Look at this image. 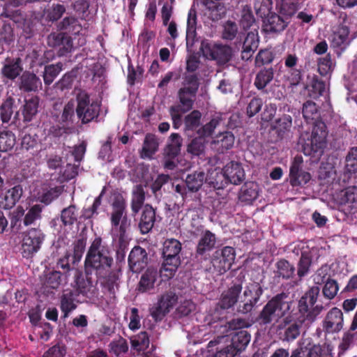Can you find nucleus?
<instances>
[{"instance_id":"obj_9","label":"nucleus","mask_w":357,"mask_h":357,"mask_svg":"<svg viewBox=\"0 0 357 357\" xmlns=\"http://www.w3.org/2000/svg\"><path fill=\"white\" fill-rule=\"evenodd\" d=\"M235 257V249L231 246H225L213 253L211 264L214 270L222 275L231 268Z\"/></svg>"},{"instance_id":"obj_37","label":"nucleus","mask_w":357,"mask_h":357,"mask_svg":"<svg viewBox=\"0 0 357 357\" xmlns=\"http://www.w3.org/2000/svg\"><path fill=\"white\" fill-rule=\"evenodd\" d=\"M274 70L272 67L263 68L256 75L254 85L258 90H264L273 79Z\"/></svg>"},{"instance_id":"obj_15","label":"nucleus","mask_w":357,"mask_h":357,"mask_svg":"<svg viewBox=\"0 0 357 357\" xmlns=\"http://www.w3.org/2000/svg\"><path fill=\"white\" fill-rule=\"evenodd\" d=\"M225 180L227 183L239 185L243 183L245 178L244 169L239 162L231 161L228 162L222 169Z\"/></svg>"},{"instance_id":"obj_43","label":"nucleus","mask_w":357,"mask_h":357,"mask_svg":"<svg viewBox=\"0 0 357 357\" xmlns=\"http://www.w3.org/2000/svg\"><path fill=\"white\" fill-rule=\"evenodd\" d=\"M204 5L206 6L208 17L213 22L220 20L226 13V9L224 5L221 3L215 2L211 0L206 1L204 2Z\"/></svg>"},{"instance_id":"obj_38","label":"nucleus","mask_w":357,"mask_h":357,"mask_svg":"<svg viewBox=\"0 0 357 357\" xmlns=\"http://www.w3.org/2000/svg\"><path fill=\"white\" fill-rule=\"evenodd\" d=\"M205 180L206 177L204 172H194L188 174L185 180L188 191L191 192L199 191Z\"/></svg>"},{"instance_id":"obj_26","label":"nucleus","mask_w":357,"mask_h":357,"mask_svg":"<svg viewBox=\"0 0 357 357\" xmlns=\"http://www.w3.org/2000/svg\"><path fill=\"white\" fill-rule=\"evenodd\" d=\"M19 89L25 93L37 92L42 89V82L36 74L25 71L20 78Z\"/></svg>"},{"instance_id":"obj_2","label":"nucleus","mask_w":357,"mask_h":357,"mask_svg":"<svg viewBox=\"0 0 357 357\" xmlns=\"http://www.w3.org/2000/svg\"><path fill=\"white\" fill-rule=\"evenodd\" d=\"M292 305L289 294L281 292L273 296L263 307L257 321L261 325H268L278 322L289 312Z\"/></svg>"},{"instance_id":"obj_42","label":"nucleus","mask_w":357,"mask_h":357,"mask_svg":"<svg viewBox=\"0 0 357 357\" xmlns=\"http://www.w3.org/2000/svg\"><path fill=\"white\" fill-rule=\"evenodd\" d=\"M105 193V188L104 187L100 195L95 198L92 205L90 207L82 208V214L79 216L80 220L83 221L91 220L99 214L98 210L102 204V197Z\"/></svg>"},{"instance_id":"obj_5","label":"nucleus","mask_w":357,"mask_h":357,"mask_svg":"<svg viewBox=\"0 0 357 357\" xmlns=\"http://www.w3.org/2000/svg\"><path fill=\"white\" fill-rule=\"evenodd\" d=\"M200 50L206 59L215 61L218 65L227 63L233 56V50L229 45L218 44L208 40L202 42Z\"/></svg>"},{"instance_id":"obj_48","label":"nucleus","mask_w":357,"mask_h":357,"mask_svg":"<svg viewBox=\"0 0 357 357\" xmlns=\"http://www.w3.org/2000/svg\"><path fill=\"white\" fill-rule=\"evenodd\" d=\"M22 195V188L18 185L9 189L4 196L3 207L9 209L13 207Z\"/></svg>"},{"instance_id":"obj_28","label":"nucleus","mask_w":357,"mask_h":357,"mask_svg":"<svg viewBox=\"0 0 357 357\" xmlns=\"http://www.w3.org/2000/svg\"><path fill=\"white\" fill-rule=\"evenodd\" d=\"M235 137L229 131L219 133L213 139L212 146L220 153H224L231 149L234 144Z\"/></svg>"},{"instance_id":"obj_8","label":"nucleus","mask_w":357,"mask_h":357,"mask_svg":"<svg viewBox=\"0 0 357 357\" xmlns=\"http://www.w3.org/2000/svg\"><path fill=\"white\" fill-rule=\"evenodd\" d=\"M45 239L43 231L38 228L29 229L24 234L22 243V255L24 258H31L40 248Z\"/></svg>"},{"instance_id":"obj_3","label":"nucleus","mask_w":357,"mask_h":357,"mask_svg":"<svg viewBox=\"0 0 357 357\" xmlns=\"http://www.w3.org/2000/svg\"><path fill=\"white\" fill-rule=\"evenodd\" d=\"M181 250V243L175 238L166 239L163 243V262L160 269L162 277L170 279L176 272L181 260L179 253Z\"/></svg>"},{"instance_id":"obj_11","label":"nucleus","mask_w":357,"mask_h":357,"mask_svg":"<svg viewBox=\"0 0 357 357\" xmlns=\"http://www.w3.org/2000/svg\"><path fill=\"white\" fill-rule=\"evenodd\" d=\"M91 275L85 273L84 275L81 271L76 269L74 281L76 289H73L79 296L82 295L85 298L90 300L96 298L98 293L96 286L93 284Z\"/></svg>"},{"instance_id":"obj_45","label":"nucleus","mask_w":357,"mask_h":357,"mask_svg":"<svg viewBox=\"0 0 357 357\" xmlns=\"http://www.w3.org/2000/svg\"><path fill=\"white\" fill-rule=\"evenodd\" d=\"M313 124L311 139L313 142H317L318 144L326 146V139L327 137L326 126L323 121H315Z\"/></svg>"},{"instance_id":"obj_34","label":"nucleus","mask_w":357,"mask_h":357,"mask_svg":"<svg viewBox=\"0 0 357 357\" xmlns=\"http://www.w3.org/2000/svg\"><path fill=\"white\" fill-rule=\"evenodd\" d=\"M60 30L63 31V33L70 34L72 36L79 35L82 31V26L77 18L70 16L66 17L59 23Z\"/></svg>"},{"instance_id":"obj_24","label":"nucleus","mask_w":357,"mask_h":357,"mask_svg":"<svg viewBox=\"0 0 357 357\" xmlns=\"http://www.w3.org/2000/svg\"><path fill=\"white\" fill-rule=\"evenodd\" d=\"M126 201L121 195H117L114 197L112 204V213L110 217L111 225L114 227H117L120 225L121 220L127 217Z\"/></svg>"},{"instance_id":"obj_47","label":"nucleus","mask_w":357,"mask_h":357,"mask_svg":"<svg viewBox=\"0 0 357 357\" xmlns=\"http://www.w3.org/2000/svg\"><path fill=\"white\" fill-rule=\"evenodd\" d=\"M292 126V118L289 114H283L275 119L273 125V129L276 131L278 135L282 137L284 135L290 130Z\"/></svg>"},{"instance_id":"obj_4","label":"nucleus","mask_w":357,"mask_h":357,"mask_svg":"<svg viewBox=\"0 0 357 357\" xmlns=\"http://www.w3.org/2000/svg\"><path fill=\"white\" fill-rule=\"evenodd\" d=\"M77 107L75 112L82 124H86L98 119L100 114V105L96 101L90 102V96L81 90L76 95Z\"/></svg>"},{"instance_id":"obj_35","label":"nucleus","mask_w":357,"mask_h":357,"mask_svg":"<svg viewBox=\"0 0 357 357\" xmlns=\"http://www.w3.org/2000/svg\"><path fill=\"white\" fill-rule=\"evenodd\" d=\"M158 276L156 269L149 268L141 276L138 290L140 292H146L154 287V284Z\"/></svg>"},{"instance_id":"obj_51","label":"nucleus","mask_w":357,"mask_h":357,"mask_svg":"<svg viewBox=\"0 0 357 357\" xmlns=\"http://www.w3.org/2000/svg\"><path fill=\"white\" fill-rule=\"evenodd\" d=\"M16 144L15 135L10 130L0 132V152H7L13 149Z\"/></svg>"},{"instance_id":"obj_7","label":"nucleus","mask_w":357,"mask_h":357,"mask_svg":"<svg viewBox=\"0 0 357 357\" xmlns=\"http://www.w3.org/2000/svg\"><path fill=\"white\" fill-rule=\"evenodd\" d=\"M263 293L264 289L259 282L248 284L243 291V300L239 303L237 307V312L243 314L252 312L259 302Z\"/></svg>"},{"instance_id":"obj_16","label":"nucleus","mask_w":357,"mask_h":357,"mask_svg":"<svg viewBox=\"0 0 357 357\" xmlns=\"http://www.w3.org/2000/svg\"><path fill=\"white\" fill-rule=\"evenodd\" d=\"M320 292V288L317 286H313L310 288L299 299L298 303V314L296 316L301 318H305L310 308L316 303L318 296Z\"/></svg>"},{"instance_id":"obj_58","label":"nucleus","mask_w":357,"mask_h":357,"mask_svg":"<svg viewBox=\"0 0 357 357\" xmlns=\"http://www.w3.org/2000/svg\"><path fill=\"white\" fill-rule=\"evenodd\" d=\"M201 119L202 113L197 109L192 111L190 114L186 115L183 120L185 131L195 130L199 128Z\"/></svg>"},{"instance_id":"obj_30","label":"nucleus","mask_w":357,"mask_h":357,"mask_svg":"<svg viewBox=\"0 0 357 357\" xmlns=\"http://www.w3.org/2000/svg\"><path fill=\"white\" fill-rule=\"evenodd\" d=\"M38 107L39 98L38 96H33L24 100V104L20 108L24 123H30L36 118L38 112Z\"/></svg>"},{"instance_id":"obj_63","label":"nucleus","mask_w":357,"mask_h":357,"mask_svg":"<svg viewBox=\"0 0 357 357\" xmlns=\"http://www.w3.org/2000/svg\"><path fill=\"white\" fill-rule=\"evenodd\" d=\"M272 6V0H260L259 1L256 2L255 3L256 14L263 19L266 18L273 13L271 12Z\"/></svg>"},{"instance_id":"obj_61","label":"nucleus","mask_w":357,"mask_h":357,"mask_svg":"<svg viewBox=\"0 0 357 357\" xmlns=\"http://www.w3.org/2000/svg\"><path fill=\"white\" fill-rule=\"evenodd\" d=\"M205 138L201 135L192 139L188 144L187 151L195 156L202 155L205 149Z\"/></svg>"},{"instance_id":"obj_32","label":"nucleus","mask_w":357,"mask_h":357,"mask_svg":"<svg viewBox=\"0 0 357 357\" xmlns=\"http://www.w3.org/2000/svg\"><path fill=\"white\" fill-rule=\"evenodd\" d=\"M250 338V334L247 331H237L232 335L229 346L234 349L236 354H238L245 349Z\"/></svg>"},{"instance_id":"obj_50","label":"nucleus","mask_w":357,"mask_h":357,"mask_svg":"<svg viewBox=\"0 0 357 357\" xmlns=\"http://www.w3.org/2000/svg\"><path fill=\"white\" fill-rule=\"evenodd\" d=\"M338 200L340 205H350L357 202V187L349 186L341 190Z\"/></svg>"},{"instance_id":"obj_46","label":"nucleus","mask_w":357,"mask_h":357,"mask_svg":"<svg viewBox=\"0 0 357 357\" xmlns=\"http://www.w3.org/2000/svg\"><path fill=\"white\" fill-rule=\"evenodd\" d=\"M277 271L275 275L281 277L283 279H289L293 277L295 272V267L285 259H280L275 264Z\"/></svg>"},{"instance_id":"obj_40","label":"nucleus","mask_w":357,"mask_h":357,"mask_svg":"<svg viewBox=\"0 0 357 357\" xmlns=\"http://www.w3.org/2000/svg\"><path fill=\"white\" fill-rule=\"evenodd\" d=\"M197 93L191 91L189 89L181 88L178 92V96L181 105V112L190 111L192 107Z\"/></svg>"},{"instance_id":"obj_23","label":"nucleus","mask_w":357,"mask_h":357,"mask_svg":"<svg viewBox=\"0 0 357 357\" xmlns=\"http://www.w3.org/2000/svg\"><path fill=\"white\" fill-rule=\"evenodd\" d=\"M216 236L210 230H205L200 237L197 247L195 256L206 259L208 253L213 250L216 243Z\"/></svg>"},{"instance_id":"obj_25","label":"nucleus","mask_w":357,"mask_h":357,"mask_svg":"<svg viewBox=\"0 0 357 357\" xmlns=\"http://www.w3.org/2000/svg\"><path fill=\"white\" fill-rule=\"evenodd\" d=\"M156 214L155 210L149 204H146L140 215L138 227L142 234L149 233L155 222Z\"/></svg>"},{"instance_id":"obj_59","label":"nucleus","mask_w":357,"mask_h":357,"mask_svg":"<svg viewBox=\"0 0 357 357\" xmlns=\"http://www.w3.org/2000/svg\"><path fill=\"white\" fill-rule=\"evenodd\" d=\"M344 169L347 173H357V146L349 149L345 158Z\"/></svg>"},{"instance_id":"obj_18","label":"nucleus","mask_w":357,"mask_h":357,"mask_svg":"<svg viewBox=\"0 0 357 357\" xmlns=\"http://www.w3.org/2000/svg\"><path fill=\"white\" fill-rule=\"evenodd\" d=\"M77 291L73 289H65L60 298V309L63 313L62 318L66 319L69 317L70 314L74 311L77 307L78 303H81L78 297Z\"/></svg>"},{"instance_id":"obj_33","label":"nucleus","mask_w":357,"mask_h":357,"mask_svg":"<svg viewBox=\"0 0 357 357\" xmlns=\"http://www.w3.org/2000/svg\"><path fill=\"white\" fill-rule=\"evenodd\" d=\"M258 187L253 182H245L241 187L238 199L241 202L250 204L258 197Z\"/></svg>"},{"instance_id":"obj_36","label":"nucleus","mask_w":357,"mask_h":357,"mask_svg":"<svg viewBox=\"0 0 357 357\" xmlns=\"http://www.w3.org/2000/svg\"><path fill=\"white\" fill-rule=\"evenodd\" d=\"M169 141L165 149V154L166 157L174 159L180 153L183 139L179 134L172 133Z\"/></svg>"},{"instance_id":"obj_64","label":"nucleus","mask_w":357,"mask_h":357,"mask_svg":"<svg viewBox=\"0 0 357 357\" xmlns=\"http://www.w3.org/2000/svg\"><path fill=\"white\" fill-rule=\"evenodd\" d=\"M109 352L116 356L126 354L128 351V344L126 339L120 337L117 340H113L109 344Z\"/></svg>"},{"instance_id":"obj_10","label":"nucleus","mask_w":357,"mask_h":357,"mask_svg":"<svg viewBox=\"0 0 357 357\" xmlns=\"http://www.w3.org/2000/svg\"><path fill=\"white\" fill-rule=\"evenodd\" d=\"M178 301L177 295L169 291L162 294L158 302L151 309V315L155 321H161Z\"/></svg>"},{"instance_id":"obj_12","label":"nucleus","mask_w":357,"mask_h":357,"mask_svg":"<svg viewBox=\"0 0 357 357\" xmlns=\"http://www.w3.org/2000/svg\"><path fill=\"white\" fill-rule=\"evenodd\" d=\"M303 162V157L297 155L291 164L289 182L293 187L305 185L311 179L310 174L302 170Z\"/></svg>"},{"instance_id":"obj_19","label":"nucleus","mask_w":357,"mask_h":357,"mask_svg":"<svg viewBox=\"0 0 357 357\" xmlns=\"http://www.w3.org/2000/svg\"><path fill=\"white\" fill-rule=\"evenodd\" d=\"M128 265L133 273L141 272L148 264V255L145 249L140 246L134 247L128 256Z\"/></svg>"},{"instance_id":"obj_22","label":"nucleus","mask_w":357,"mask_h":357,"mask_svg":"<svg viewBox=\"0 0 357 357\" xmlns=\"http://www.w3.org/2000/svg\"><path fill=\"white\" fill-rule=\"evenodd\" d=\"M259 43L258 30L253 28L246 35L243 43L241 59L243 61H249L253 56V54L257 50Z\"/></svg>"},{"instance_id":"obj_60","label":"nucleus","mask_w":357,"mask_h":357,"mask_svg":"<svg viewBox=\"0 0 357 357\" xmlns=\"http://www.w3.org/2000/svg\"><path fill=\"white\" fill-rule=\"evenodd\" d=\"M312 264V256L308 252H302L298 264L297 275L300 278L305 276Z\"/></svg>"},{"instance_id":"obj_27","label":"nucleus","mask_w":357,"mask_h":357,"mask_svg":"<svg viewBox=\"0 0 357 357\" xmlns=\"http://www.w3.org/2000/svg\"><path fill=\"white\" fill-rule=\"evenodd\" d=\"M264 22V30L268 33H279L284 30L290 21H288L280 14L273 13L268 16Z\"/></svg>"},{"instance_id":"obj_54","label":"nucleus","mask_w":357,"mask_h":357,"mask_svg":"<svg viewBox=\"0 0 357 357\" xmlns=\"http://www.w3.org/2000/svg\"><path fill=\"white\" fill-rule=\"evenodd\" d=\"M62 274L60 271H52L45 275L43 285L45 289H56L61 284Z\"/></svg>"},{"instance_id":"obj_57","label":"nucleus","mask_w":357,"mask_h":357,"mask_svg":"<svg viewBox=\"0 0 357 357\" xmlns=\"http://www.w3.org/2000/svg\"><path fill=\"white\" fill-rule=\"evenodd\" d=\"M298 10L297 2L293 0H281L279 13L288 21L296 13Z\"/></svg>"},{"instance_id":"obj_39","label":"nucleus","mask_w":357,"mask_h":357,"mask_svg":"<svg viewBox=\"0 0 357 357\" xmlns=\"http://www.w3.org/2000/svg\"><path fill=\"white\" fill-rule=\"evenodd\" d=\"M158 149V142L156 136L153 134L146 135L141 152V157L143 158H151L155 153Z\"/></svg>"},{"instance_id":"obj_6","label":"nucleus","mask_w":357,"mask_h":357,"mask_svg":"<svg viewBox=\"0 0 357 357\" xmlns=\"http://www.w3.org/2000/svg\"><path fill=\"white\" fill-rule=\"evenodd\" d=\"M305 322L304 318L289 314L278 322L276 331L282 341L292 342L300 335L301 327Z\"/></svg>"},{"instance_id":"obj_20","label":"nucleus","mask_w":357,"mask_h":357,"mask_svg":"<svg viewBox=\"0 0 357 357\" xmlns=\"http://www.w3.org/2000/svg\"><path fill=\"white\" fill-rule=\"evenodd\" d=\"M13 116L14 121L19 117V110L16 99L11 96H7L0 105V120L2 123H9Z\"/></svg>"},{"instance_id":"obj_17","label":"nucleus","mask_w":357,"mask_h":357,"mask_svg":"<svg viewBox=\"0 0 357 357\" xmlns=\"http://www.w3.org/2000/svg\"><path fill=\"white\" fill-rule=\"evenodd\" d=\"M242 289L241 283H233L222 293L218 306L222 310H228L232 307L237 303Z\"/></svg>"},{"instance_id":"obj_62","label":"nucleus","mask_w":357,"mask_h":357,"mask_svg":"<svg viewBox=\"0 0 357 357\" xmlns=\"http://www.w3.org/2000/svg\"><path fill=\"white\" fill-rule=\"evenodd\" d=\"M325 146L324 144H318L317 142L312 139H308L303 146V152L305 155L317 157L323 153Z\"/></svg>"},{"instance_id":"obj_14","label":"nucleus","mask_w":357,"mask_h":357,"mask_svg":"<svg viewBox=\"0 0 357 357\" xmlns=\"http://www.w3.org/2000/svg\"><path fill=\"white\" fill-rule=\"evenodd\" d=\"M345 19L343 23L334 27L331 36V46L333 48H338L340 50H344L350 44L349 38L350 30L347 24H345Z\"/></svg>"},{"instance_id":"obj_56","label":"nucleus","mask_w":357,"mask_h":357,"mask_svg":"<svg viewBox=\"0 0 357 357\" xmlns=\"http://www.w3.org/2000/svg\"><path fill=\"white\" fill-rule=\"evenodd\" d=\"M61 220L63 225L71 226L77 220V208L75 204L64 208L61 212Z\"/></svg>"},{"instance_id":"obj_29","label":"nucleus","mask_w":357,"mask_h":357,"mask_svg":"<svg viewBox=\"0 0 357 357\" xmlns=\"http://www.w3.org/2000/svg\"><path fill=\"white\" fill-rule=\"evenodd\" d=\"M22 59L17 58H7L6 63L1 69V74L3 77L10 80L16 79L22 72Z\"/></svg>"},{"instance_id":"obj_13","label":"nucleus","mask_w":357,"mask_h":357,"mask_svg":"<svg viewBox=\"0 0 357 357\" xmlns=\"http://www.w3.org/2000/svg\"><path fill=\"white\" fill-rule=\"evenodd\" d=\"M205 321L207 322V324L211 328L213 331L218 334L217 338L208 342V347L211 348L217 345L220 340L225 337L227 320L224 317H220L218 310H215L206 317Z\"/></svg>"},{"instance_id":"obj_55","label":"nucleus","mask_w":357,"mask_h":357,"mask_svg":"<svg viewBox=\"0 0 357 357\" xmlns=\"http://www.w3.org/2000/svg\"><path fill=\"white\" fill-rule=\"evenodd\" d=\"M86 245V238L82 236L73 243V251L71 253L72 264L77 265L81 260Z\"/></svg>"},{"instance_id":"obj_31","label":"nucleus","mask_w":357,"mask_h":357,"mask_svg":"<svg viewBox=\"0 0 357 357\" xmlns=\"http://www.w3.org/2000/svg\"><path fill=\"white\" fill-rule=\"evenodd\" d=\"M307 79L308 82L305 89L310 97L317 99L323 96L326 91V82L316 75H313L312 77L308 76Z\"/></svg>"},{"instance_id":"obj_44","label":"nucleus","mask_w":357,"mask_h":357,"mask_svg":"<svg viewBox=\"0 0 357 357\" xmlns=\"http://www.w3.org/2000/svg\"><path fill=\"white\" fill-rule=\"evenodd\" d=\"M131 347L137 351L149 352L150 340L146 331H142L136 335L130 337Z\"/></svg>"},{"instance_id":"obj_41","label":"nucleus","mask_w":357,"mask_h":357,"mask_svg":"<svg viewBox=\"0 0 357 357\" xmlns=\"http://www.w3.org/2000/svg\"><path fill=\"white\" fill-rule=\"evenodd\" d=\"M145 201V191L141 184L134 186L132 191L131 210L133 215L139 213Z\"/></svg>"},{"instance_id":"obj_52","label":"nucleus","mask_w":357,"mask_h":357,"mask_svg":"<svg viewBox=\"0 0 357 357\" xmlns=\"http://www.w3.org/2000/svg\"><path fill=\"white\" fill-rule=\"evenodd\" d=\"M303 116L307 123H312L319 117L318 107L312 100L306 101L303 105Z\"/></svg>"},{"instance_id":"obj_21","label":"nucleus","mask_w":357,"mask_h":357,"mask_svg":"<svg viewBox=\"0 0 357 357\" xmlns=\"http://www.w3.org/2000/svg\"><path fill=\"white\" fill-rule=\"evenodd\" d=\"M343 314L337 307H333L326 314L323 327L326 333H337L343 327Z\"/></svg>"},{"instance_id":"obj_53","label":"nucleus","mask_w":357,"mask_h":357,"mask_svg":"<svg viewBox=\"0 0 357 357\" xmlns=\"http://www.w3.org/2000/svg\"><path fill=\"white\" fill-rule=\"evenodd\" d=\"M62 68L63 64L61 62L46 66L43 75L45 84L50 85L62 70Z\"/></svg>"},{"instance_id":"obj_49","label":"nucleus","mask_w":357,"mask_h":357,"mask_svg":"<svg viewBox=\"0 0 357 357\" xmlns=\"http://www.w3.org/2000/svg\"><path fill=\"white\" fill-rule=\"evenodd\" d=\"M222 121V118L220 114H215L213 116L208 123L202 126L197 130V135L202 136L204 138L211 136L215 128Z\"/></svg>"},{"instance_id":"obj_1","label":"nucleus","mask_w":357,"mask_h":357,"mask_svg":"<svg viewBox=\"0 0 357 357\" xmlns=\"http://www.w3.org/2000/svg\"><path fill=\"white\" fill-rule=\"evenodd\" d=\"M114 263L109 247L100 236H96L87 250L84 260V273L96 277H104Z\"/></svg>"}]
</instances>
